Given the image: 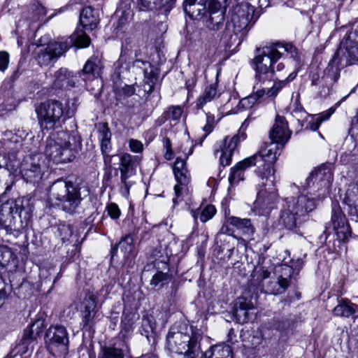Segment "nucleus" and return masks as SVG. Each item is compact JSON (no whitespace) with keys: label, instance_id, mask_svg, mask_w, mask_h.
Returning <instances> with one entry per match:
<instances>
[{"label":"nucleus","instance_id":"nucleus-1","mask_svg":"<svg viewBox=\"0 0 358 358\" xmlns=\"http://www.w3.org/2000/svg\"><path fill=\"white\" fill-rule=\"evenodd\" d=\"M332 180L333 173L331 168L322 165L310 173L306 180V184L303 185L306 189L316 185V192L318 193L317 196L301 194L296 198H287L285 203L295 212L296 215L304 220V217L316 208L317 203L329 194Z\"/></svg>","mask_w":358,"mask_h":358},{"label":"nucleus","instance_id":"nucleus-2","mask_svg":"<svg viewBox=\"0 0 358 358\" xmlns=\"http://www.w3.org/2000/svg\"><path fill=\"white\" fill-rule=\"evenodd\" d=\"M258 54L252 60L255 71V87L259 84L270 83L274 73L273 64L285 52L294 60L299 59L297 49L292 43H277L257 49Z\"/></svg>","mask_w":358,"mask_h":358},{"label":"nucleus","instance_id":"nucleus-3","mask_svg":"<svg viewBox=\"0 0 358 358\" xmlns=\"http://www.w3.org/2000/svg\"><path fill=\"white\" fill-rule=\"evenodd\" d=\"M90 194V188L83 182H75L59 179L50 188L49 200L52 205L62 210L74 213L84 198Z\"/></svg>","mask_w":358,"mask_h":358},{"label":"nucleus","instance_id":"nucleus-4","mask_svg":"<svg viewBox=\"0 0 358 358\" xmlns=\"http://www.w3.org/2000/svg\"><path fill=\"white\" fill-rule=\"evenodd\" d=\"M234 1L236 3L230 8L226 24V29L229 32L231 31L234 35H231L230 42L225 45V49L227 48L230 49L235 45L232 51L236 52V48L241 44L238 34L245 31L249 27L255 13V7L245 1L238 2V0Z\"/></svg>","mask_w":358,"mask_h":358},{"label":"nucleus","instance_id":"nucleus-5","mask_svg":"<svg viewBox=\"0 0 358 358\" xmlns=\"http://www.w3.org/2000/svg\"><path fill=\"white\" fill-rule=\"evenodd\" d=\"M35 111L42 130L49 131L60 127L73 115L75 109H65L62 102L52 99L36 106Z\"/></svg>","mask_w":358,"mask_h":358},{"label":"nucleus","instance_id":"nucleus-6","mask_svg":"<svg viewBox=\"0 0 358 358\" xmlns=\"http://www.w3.org/2000/svg\"><path fill=\"white\" fill-rule=\"evenodd\" d=\"M90 38L82 29H77L69 39L64 42H52L45 48H41L37 55V61L40 66H48L55 62L70 47L86 48L90 45Z\"/></svg>","mask_w":358,"mask_h":358},{"label":"nucleus","instance_id":"nucleus-7","mask_svg":"<svg viewBox=\"0 0 358 358\" xmlns=\"http://www.w3.org/2000/svg\"><path fill=\"white\" fill-rule=\"evenodd\" d=\"M44 153L48 159L56 163L71 162L74 156L71 148L69 133L61 131L49 136Z\"/></svg>","mask_w":358,"mask_h":358},{"label":"nucleus","instance_id":"nucleus-8","mask_svg":"<svg viewBox=\"0 0 358 358\" xmlns=\"http://www.w3.org/2000/svg\"><path fill=\"white\" fill-rule=\"evenodd\" d=\"M166 343L171 352L184 355L186 358H194L199 350L198 338L190 336L188 332L176 331L175 328L170 329Z\"/></svg>","mask_w":358,"mask_h":358},{"label":"nucleus","instance_id":"nucleus-9","mask_svg":"<svg viewBox=\"0 0 358 358\" xmlns=\"http://www.w3.org/2000/svg\"><path fill=\"white\" fill-rule=\"evenodd\" d=\"M34 210L31 199L28 197L17 198L3 203L0 208V224L5 227L15 224V215L30 219Z\"/></svg>","mask_w":358,"mask_h":358},{"label":"nucleus","instance_id":"nucleus-10","mask_svg":"<svg viewBox=\"0 0 358 358\" xmlns=\"http://www.w3.org/2000/svg\"><path fill=\"white\" fill-rule=\"evenodd\" d=\"M45 343L48 351L54 357L66 355L69 351V333L62 325H52L45 333Z\"/></svg>","mask_w":358,"mask_h":358},{"label":"nucleus","instance_id":"nucleus-11","mask_svg":"<svg viewBox=\"0 0 358 358\" xmlns=\"http://www.w3.org/2000/svg\"><path fill=\"white\" fill-rule=\"evenodd\" d=\"M120 192L127 199L129 196L130 188L134 184V181L131 178L136 174V168L139 164V160L138 157L125 153L120 157Z\"/></svg>","mask_w":358,"mask_h":358},{"label":"nucleus","instance_id":"nucleus-12","mask_svg":"<svg viewBox=\"0 0 358 358\" xmlns=\"http://www.w3.org/2000/svg\"><path fill=\"white\" fill-rule=\"evenodd\" d=\"M173 169L178 182L174 187L175 196L173 198V203L175 206L189 194V187L188 185L191 180V176L187 169L185 159L177 157Z\"/></svg>","mask_w":358,"mask_h":358},{"label":"nucleus","instance_id":"nucleus-13","mask_svg":"<svg viewBox=\"0 0 358 358\" xmlns=\"http://www.w3.org/2000/svg\"><path fill=\"white\" fill-rule=\"evenodd\" d=\"M43 159L41 154L27 155L20 164V171L27 182H38L43 175Z\"/></svg>","mask_w":358,"mask_h":358},{"label":"nucleus","instance_id":"nucleus-14","mask_svg":"<svg viewBox=\"0 0 358 358\" xmlns=\"http://www.w3.org/2000/svg\"><path fill=\"white\" fill-rule=\"evenodd\" d=\"M280 149H282L280 145L271 142L257 152L259 161L264 162L263 170L261 169L260 166H258V174L262 180H264V176H274V169L272 165L280 155L278 152Z\"/></svg>","mask_w":358,"mask_h":358},{"label":"nucleus","instance_id":"nucleus-15","mask_svg":"<svg viewBox=\"0 0 358 358\" xmlns=\"http://www.w3.org/2000/svg\"><path fill=\"white\" fill-rule=\"evenodd\" d=\"M277 273L276 280L270 281L266 286V292L273 295L282 294L288 288L293 268L287 264H282L278 268Z\"/></svg>","mask_w":358,"mask_h":358},{"label":"nucleus","instance_id":"nucleus-16","mask_svg":"<svg viewBox=\"0 0 358 358\" xmlns=\"http://www.w3.org/2000/svg\"><path fill=\"white\" fill-rule=\"evenodd\" d=\"M346 53L352 60L358 61V46H352L347 48L345 50L338 48L331 59L327 68L329 73L330 71H332L335 80L339 76L341 66H347L350 64L345 56Z\"/></svg>","mask_w":358,"mask_h":358},{"label":"nucleus","instance_id":"nucleus-17","mask_svg":"<svg viewBox=\"0 0 358 358\" xmlns=\"http://www.w3.org/2000/svg\"><path fill=\"white\" fill-rule=\"evenodd\" d=\"M266 182H262L264 188L258 191L255 205L262 208H268L278 199L277 189L274 187L275 176H264Z\"/></svg>","mask_w":358,"mask_h":358},{"label":"nucleus","instance_id":"nucleus-18","mask_svg":"<svg viewBox=\"0 0 358 358\" xmlns=\"http://www.w3.org/2000/svg\"><path fill=\"white\" fill-rule=\"evenodd\" d=\"M331 222L338 238L341 241H347L351 236V229L341 207L333 203Z\"/></svg>","mask_w":358,"mask_h":358},{"label":"nucleus","instance_id":"nucleus-19","mask_svg":"<svg viewBox=\"0 0 358 358\" xmlns=\"http://www.w3.org/2000/svg\"><path fill=\"white\" fill-rule=\"evenodd\" d=\"M291 131L288 129L287 122L284 117L276 115L275 123L270 131L269 137L271 142L283 148L289 141Z\"/></svg>","mask_w":358,"mask_h":358},{"label":"nucleus","instance_id":"nucleus-20","mask_svg":"<svg viewBox=\"0 0 358 358\" xmlns=\"http://www.w3.org/2000/svg\"><path fill=\"white\" fill-rule=\"evenodd\" d=\"M343 202L348 206V215L352 220H358V180L350 182L346 189Z\"/></svg>","mask_w":358,"mask_h":358},{"label":"nucleus","instance_id":"nucleus-21","mask_svg":"<svg viewBox=\"0 0 358 358\" xmlns=\"http://www.w3.org/2000/svg\"><path fill=\"white\" fill-rule=\"evenodd\" d=\"M224 0H210L208 10L210 14L208 20V27L210 29H220L224 21V9L222 4Z\"/></svg>","mask_w":358,"mask_h":358},{"label":"nucleus","instance_id":"nucleus-22","mask_svg":"<svg viewBox=\"0 0 358 358\" xmlns=\"http://www.w3.org/2000/svg\"><path fill=\"white\" fill-rule=\"evenodd\" d=\"M303 219L296 215L295 212L286 203L281 210L280 223L286 229L296 231Z\"/></svg>","mask_w":358,"mask_h":358},{"label":"nucleus","instance_id":"nucleus-23","mask_svg":"<svg viewBox=\"0 0 358 358\" xmlns=\"http://www.w3.org/2000/svg\"><path fill=\"white\" fill-rule=\"evenodd\" d=\"M225 224H231L236 228L243 235L250 236L254 233V228L249 219H240L236 217H227L225 210Z\"/></svg>","mask_w":358,"mask_h":358},{"label":"nucleus","instance_id":"nucleus-24","mask_svg":"<svg viewBox=\"0 0 358 358\" xmlns=\"http://www.w3.org/2000/svg\"><path fill=\"white\" fill-rule=\"evenodd\" d=\"M54 85L56 87L71 88L75 86L74 76L66 68H61L55 73Z\"/></svg>","mask_w":358,"mask_h":358},{"label":"nucleus","instance_id":"nucleus-25","mask_svg":"<svg viewBox=\"0 0 358 358\" xmlns=\"http://www.w3.org/2000/svg\"><path fill=\"white\" fill-rule=\"evenodd\" d=\"M139 319V315L133 311L123 312L120 334L124 338H127L134 330V323Z\"/></svg>","mask_w":358,"mask_h":358},{"label":"nucleus","instance_id":"nucleus-26","mask_svg":"<svg viewBox=\"0 0 358 358\" xmlns=\"http://www.w3.org/2000/svg\"><path fill=\"white\" fill-rule=\"evenodd\" d=\"M80 22L83 27L92 30L99 22L97 12L90 6L84 8L80 15Z\"/></svg>","mask_w":358,"mask_h":358},{"label":"nucleus","instance_id":"nucleus-27","mask_svg":"<svg viewBox=\"0 0 358 358\" xmlns=\"http://www.w3.org/2000/svg\"><path fill=\"white\" fill-rule=\"evenodd\" d=\"M11 255L12 253L8 248L0 246V269L4 266ZM8 296L6 285L0 277V307L5 303Z\"/></svg>","mask_w":358,"mask_h":358},{"label":"nucleus","instance_id":"nucleus-28","mask_svg":"<svg viewBox=\"0 0 358 358\" xmlns=\"http://www.w3.org/2000/svg\"><path fill=\"white\" fill-rule=\"evenodd\" d=\"M111 132L107 123H101L98 125V138L101 143V150L103 154H106L111 149Z\"/></svg>","mask_w":358,"mask_h":358},{"label":"nucleus","instance_id":"nucleus-29","mask_svg":"<svg viewBox=\"0 0 358 358\" xmlns=\"http://www.w3.org/2000/svg\"><path fill=\"white\" fill-rule=\"evenodd\" d=\"M184 10L191 17H199L206 10V0H185Z\"/></svg>","mask_w":358,"mask_h":358},{"label":"nucleus","instance_id":"nucleus-30","mask_svg":"<svg viewBox=\"0 0 358 358\" xmlns=\"http://www.w3.org/2000/svg\"><path fill=\"white\" fill-rule=\"evenodd\" d=\"M254 89L257 90L255 94H251L245 98H243L238 101V107L239 108H243L248 109L252 108L256 103L257 101L266 94V88L262 87L261 84H259L257 85V87H255V84Z\"/></svg>","mask_w":358,"mask_h":358},{"label":"nucleus","instance_id":"nucleus-31","mask_svg":"<svg viewBox=\"0 0 358 358\" xmlns=\"http://www.w3.org/2000/svg\"><path fill=\"white\" fill-rule=\"evenodd\" d=\"M141 10H152L166 8L169 9L176 0H137Z\"/></svg>","mask_w":358,"mask_h":358},{"label":"nucleus","instance_id":"nucleus-32","mask_svg":"<svg viewBox=\"0 0 358 358\" xmlns=\"http://www.w3.org/2000/svg\"><path fill=\"white\" fill-rule=\"evenodd\" d=\"M44 328V322L42 320L34 321L24 331L23 338L26 341H31L36 339L42 333Z\"/></svg>","mask_w":358,"mask_h":358},{"label":"nucleus","instance_id":"nucleus-33","mask_svg":"<svg viewBox=\"0 0 358 358\" xmlns=\"http://www.w3.org/2000/svg\"><path fill=\"white\" fill-rule=\"evenodd\" d=\"M356 305L352 303L349 300L343 299L334 308L333 313L336 316L348 317L356 312Z\"/></svg>","mask_w":358,"mask_h":358},{"label":"nucleus","instance_id":"nucleus-34","mask_svg":"<svg viewBox=\"0 0 358 358\" xmlns=\"http://www.w3.org/2000/svg\"><path fill=\"white\" fill-rule=\"evenodd\" d=\"M296 76V73L292 72L289 73L287 78L285 80L275 82L271 87L267 86L268 83H266L265 85L262 84V87L266 88V94H268V96H275L282 88H283L290 81L293 80Z\"/></svg>","mask_w":358,"mask_h":358},{"label":"nucleus","instance_id":"nucleus-35","mask_svg":"<svg viewBox=\"0 0 358 358\" xmlns=\"http://www.w3.org/2000/svg\"><path fill=\"white\" fill-rule=\"evenodd\" d=\"M253 303L245 297H238L234 303V311L236 315H243L246 319L248 311L254 309Z\"/></svg>","mask_w":358,"mask_h":358},{"label":"nucleus","instance_id":"nucleus-36","mask_svg":"<svg viewBox=\"0 0 358 358\" xmlns=\"http://www.w3.org/2000/svg\"><path fill=\"white\" fill-rule=\"evenodd\" d=\"M133 238L131 236L124 237L112 250L113 256L120 249L124 258H129L134 250Z\"/></svg>","mask_w":358,"mask_h":358},{"label":"nucleus","instance_id":"nucleus-37","mask_svg":"<svg viewBox=\"0 0 358 358\" xmlns=\"http://www.w3.org/2000/svg\"><path fill=\"white\" fill-rule=\"evenodd\" d=\"M100 71L99 61L92 58L86 62L83 69V74L86 76V79H92L99 76ZM84 79L85 80V78Z\"/></svg>","mask_w":358,"mask_h":358},{"label":"nucleus","instance_id":"nucleus-38","mask_svg":"<svg viewBox=\"0 0 358 358\" xmlns=\"http://www.w3.org/2000/svg\"><path fill=\"white\" fill-rule=\"evenodd\" d=\"M216 213V209L213 205H207L205 207H200L196 210H192V214L194 220L199 218L201 222H206L211 219Z\"/></svg>","mask_w":358,"mask_h":358},{"label":"nucleus","instance_id":"nucleus-39","mask_svg":"<svg viewBox=\"0 0 358 358\" xmlns=\"http://www.w3.org/2000/svg\"><path fill=\"white\" fill-rule=\"evenodd\" d=\"M125 350L115 346H106L101 349L100 358H124V351L128 350L126 345Z\"/></svg>","mask_w":358,"mask_h":358},{"label":"nucleus","instance_id":"nucleus-40","mask_svg":"<svg viewBox=\"0 0 358 358\" xmlns=\"http://www.w3.org/2000/svg\"><path fill=\"white\" fill-rule=\"evenodd\" d=\"M217 88L215 85H210L205 89L204 92L199 96L196 101V106L199 108L203 106L208 102L212 101L217 96Z\"/></svg>","mask_w":358,"mask_h":358},{"label":"nucleus","instance_id":"nucleus-41","mask_svg":"<svg viewBox=\"0 0 358 358\" xmlns=\"http://www.w3.org/2000/svg\"><path fill=\"white\" fill-rule=\"evenodd\" d=\"M334 113V109L329 108L324 111L316 117H313L312 120L309 122V127L312 131H316L320 127V124L325 120H327L330 116Z\"/></svg>","mask_w":358,"mask_h":358},{"label":"nucleus","instance_id":"nucleus-42","mask_svg":"<svg viewBox=\"0 0 358 358\" xmlns=\"http://www.w3.org/2000/svg\"><path fill=\"white\" fill-rule=\"evenodd\" d=\"M228 180L229 182L228 194H230L232 187L234 185H236L239 181L243 180V171L241 170V169L238 168L236 165L235 167L231 169Z\"/></svg>","mask_w":358,"mask_h":358},{"label":"nucleus","instance_id":"nucleus-43","mask_svg":"<svg viewBox=\"0 0 358 358\" xmlns=\"http://www.w3.org/2000/svg\"><path fill=\"white\" fill-rule=\"evenodd\" d=\"M240 141V136L238 134L234 135L228 143L227 148H225V166L230 164L231 158L236 149L238 143Z\"/></svg>","mask_w":358,"mask_h":358},{"label":"nucleus","instance_id":"nucleus-44","mask_svg":"<svg viewBox=\"0 0 358 358\" xmlns=\"http://www.w3.org/2000/svg\"><path fill=\"white\" fill-rule=\"evenodd\" d=\"M224 346L215 345L203 355V358H223Z\"/></svg>","mask_w":358,"mask_h":358},{"label":"nucleus","instance_id":"nucleus-45","mask_svg":"<svg viewBox=\"0 0 358 358\" xmlns=\"http://www.w3.org/2000/svg\"><path fill=\"white\" fill-rule=\"evenodd\" d=\"M260 162L259 159V155L255 153L252 156H250L248 158H245L243 161L238 162L236 165L238 168L241 169L242 171L244 169L250 167L253 165H256L257 162Z\"/></svg>","mask_w":358,"mask_h":358},{"label":"nucleus","instance_id":"nucleus-46","mask_svg":"<svg viewBox=\"0 0 358 358\" xmlns=\"http://www.w3.org/2000/svg\"><path fill=\"white\" fill-rule=\"evenodd\" d=\"M168 279V273L159 271L152 276V278L150 280V285L154 287L162 286L164 282H166Z\"/></svg>","mask_w":358,"mask_h":358},{"label":"nucleus","instance_id":"nucleus-47","mask_svg":"<svg viewBox=\"0 0 358 358\" xmlns=\"http://www.w3.org/2000/svg\"><path fill=\"white\" fill-rule=\"evenodd\" d=\"M213 155L215 157H219L220 164H223L224 157V140L217 141L213 145Z\"/></svg>","mask_w":358,"mask_h":358},{"label":"nucleus","instance_id":"nucleus-48","mask_svg":"<svg viewBox=\"0 0 358 358\" xmlns=\"http://www.w3.org/2000/svg\"><path fill=\"white\" fill-rule=\"evenodd\" d=\"M106 210L108 212V215L113 220L118 219L121 215L120 209L119 208L118 206L115 203H109L106 207Z\"/></svg>","mask_w":358,"mask_h":358},{"label":"nucleus","instance_id":"nucleus-49","mask_svg":"<svg viewBox=\"0 0 358 358\" xmlns=\"http://www.w3.org/2000/svg\"><path fill=\"white\" fill-rule=\"evenodd\" d=\"M96 303V296L93 294H89L84 301L85 309L95 310Z\"/></svg>","mask_w":358,"mask_h":358},{"label":"nucleus","instance_id":"nucleus-50","mask_svg":"<svg viewBox=\"0 0 358 358\" xmlns=\"http://www.w3.org/2000/svg\"><path fill=\"white\" fill-rule=\"evenodd\" d=\"M182 113V109L180 106H171L168 111V117L173 120H178L180 118Z\"/></svg>","mask_w":358,"mask_h":358},{"label":"nucleus","instance_id":"nucleus-51","mask_svg":"<svg viewBox=\"0 0 358 358\" xmlns=\"http://www.w3.org/2000/svg\"><path fill=\"white\" fill-rule=\"evenodd\" d=\"M96 310L85 309L83 312V322L85 326L89 325L95 317Z\"/></svg>","mask_w":358,"mask_h":358},{"label":"nucleus","instance_id":"nucleus-52","mask_svg":"<svg viewBox=\"0 0 358 358\" xmlns=\"http://www.w3.org/2000/svg\"><path fill=\"white\" fill-rule=\"evenodd\" d=\"M129 146L131 151L136 153L141 152L143 150V143L140 141L133 138L129 140Z\"/></svg>","mask_w":358,"mask_h":358},{"label":"nucleus","instance_id":"nucleus-53","mask_svg":"<svg viewBox=\"0 0 358 358\" xmlns=\"http://www.w3.org/2000/svg\"><path fill=\"white\" fill-rule=\"evenodd\" d=\"M55 270V266H50L46 267L43 266L39 269V277L43 280H47L49 276L52 274V271Z\"/></svg>","mask_w":358,"mask_h":358},{"label":"nucleus","instance_id":"nucleus-54","mask_svg":"<svg viewBox=\"0 0 358 358\" xmlns=\"http://www.w3.org/2000/svg\"><path fill=\"white\" fill-rule=\"evenodd\" d=\"M9 55L6 52H0V71H4L8 65Z\"/></svg>","mask_w":358,"mask_h":358},{"label":"nucleus","instance_id":"nucleus-55","mask_svg":"<svg viewBox=\"0 0 358 358\" xmlns=\"http://www.w3.org/2000/svg\"><path fill=\"white\" fill-rule=\"evenodd\" d=\"M136 92V89L133 85H124L120 90V94L123 95L124 96H131L134 94Z\"/></svg>","mask_w":358,"mask_h":358},{"label":"nucleus","instance_id":"nucleus-56","mask_svg":"<svg viewBox=\"0 0 358 358\" xmlns=\"http://www.w3.org/2000/svg\"><path fill=\"white\" fill-rule=\"evenodd\" d=\"M148 64H149L148 62H143V61L140 60V59H136L134 62V66H136V67H139V68H142V65L143 66H146V65H148Z\"/></svg>","mask_w":358,"mask_h":358},{"label":"nucleus","instance_id":"nucleus-57","mask_svg":"<svg viewBox=\"0 0 358 358\" xmlns=\"http://www.w3.org/2000/svg\"><path fill=\"white\" fill-rule=\"evenodd\" d=\"M259 275L262 277V279H266L269 277L270 273L267 270L262 268L259 271Z\"/></svg>","mask_w":358,"mask_h":358},{"label":"nucleus","instance_id":"nucleus-58","mask_svg":"<svg viewBox=\"0 0 358 358\" xmlns=\"http://www.w3.org/2000/svg\"><path fill=\"white\" fill-rule=\"evenodd\" d=\"M153 83H154L153 78H151L150 79V80L147 82V85H148V88L147 89L146 87L145 86V90L151 92L152 90V87H153Z\"/></svg>","mask_w":358,"mask_h":358},{"label":"nucleus","instance_id":"nucleus-59","mask_svg":"<svg viewBox=\"0 0 358 358\" xmlns=\"http://www.w3.org/2000/svg\"><path fill=\"white\" fill-rule=\"evenodd\" d=\"M173 150L172 149L171 150H166V152L165 153V158L167 159V160H171L172 158H173Z\"/></svg>","mask_w":358,"mask_h":358},{"label":"nucleus","instance_id":"nucleus-60","mask_svg":"<svg viewBox=\"0 0 358 358\" xmlns=\"http://www.w3.org/2000/svg\"><path fill=\"white\" fill-rule=\"evenodd\" d=\"M164 146L167 150H171V142L169 138H166L164 140Z\"/></svg>","mask_w":358,"mask_h":358},{"label":"nucleus","instance_id":"nucleus-61","mask_svg":"<svg viewBox=\"0 0 358 358\" xmlns=\"http://www.w3.org/2000/svg\"><path fill=\"white\" fill-rule=\"evenodd\" d=\"M203 130L206 131L207 134H209L213 130L212 126L209 124H207L203 127Z\"/></svg>","mask_w":358,"mask_h":358},{"label":"nucleus","instance_id":"nucleus-62","mask_svg":"<svg viewBox=\"0 0 358 358\" xmlns=\"http://www.w3.org/2000/svg\"><path fill=\"white\" fill-rule=\"evenodd\" d=\"M115 73L118 75V76H120L122 71L119 69H117L118 67L120 66V62H117L115 64Z\"/></svg>","mask_w":358,"mask_h":358},{"label":"nucleus","instance_id":"nucleus-63","mask_svg":"<svg viewBox=\"0 0 358 358\" xmlns=\"http://www.w3.org/2000/svg\"><path fill=\"white\" fill-rule=\"evenodd\" d=\"M284 68H285V65H284V64H282V63H281V62H280V63H278V64H277V66H276V71H282Z\"/></svg>","mask_w":358,"mask_h":358},{"label":"nucleus","instance_id":"nucleus-64","mask_svg":"<svg viewBox=\"0 0 358 358\" xmlns=\"http://www.w3.org/2000/svg\"><path fill=\"white\" fill-rule=\"evenodd\" d=\"M38 12H39L40 15H44L45 14V9H44V8L43 6H38Z\"/></svg>","mask_w":358,"mask_h":358}]
</instances>
